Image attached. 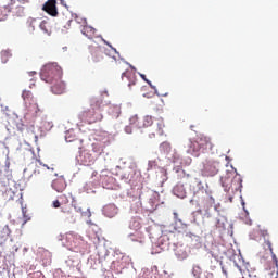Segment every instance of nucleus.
Wrapping results in <instances>:
<instances>
[{
	"label": "nucleus",
	"mask_w": 278,
	"mask_h": 278,
	"mask_svg": "<svg viewBox=\"0 0 278 278\" xmlns=\"http://www.w3.org/2000/svg\"><path fill=\"white\" fill-rule=\"evenodd\" d=\"M83 36H86V38L92 39L94 38L96 30L92 28V26H84L81 28Z\"/></svg>",
	"instance_id": "nucleus-20"
},
{
	"label": "nucleus",
	"mask_w": 278,
	"mask_h": 278,
	"mask_svg": "<svg viewBox=\"0 0 278 278\" xmlns=\"http://www.w3.org/2000/svg\"><path fill=\"white\" fill-rule=\"evenodd\" d=\"M187 153H189V155H193L194 157H199V155L201 153V148H200L199 141L197 139L189 141Z\"/></svg>",
	"instance_id": "nucleus-13"
},
{
	"label": "nucleus",
	"mask_w": 278,
	"mask_h": 278,
	"mask_svg": "<svg viewBox=\"0 0 278 278\" xmlns=\"http://www.w3.org/2000/svg\"><path fill=\"white\" fill-rule=\"evenodd\" d=\"M225 217H222V218H218L217 222H216V227L218 228H225Z\"/></svg>",
	"instance_id": "nucleus-31"
},
{
	"label": "nucleus",
	"mask_w": 278,
	"mask_h": 278,
	"mask_svg": "<svg viewBox=\"0 0 278 278\" xmlns=\"http://www.w3.org/2000/svg\"><path fill=\"white\" fill-rule=\"evenodd\" d=\"M223 186L225 187V181L223 182Z\"/></svg>",
	"instance_id": "nucleus-43"
},
{
	"label": "nucleus",
	"mask_w": 278,
	"mask_h": 278,
	"mask_svg": "<svg viewBox=\"0 0 278 278\" xmlns=\"http://www.w3.org/2000/svg\"><path fill=\"white\" fill-rule=\"evenodd\" d=\"M30 75H36V72H30Z\"/></svg>",
	"instance_id": "nucleus-39"
},
{
	"label": "nucleus",
	"mask_w": 278,
	"mask_h": 278,
	"mask_svg": "<svg viewBox=\"0 0 278 278\" xmlns=\"http://www.w3.org/2000/svg\"><path fill=\"white\" fill-rule=\"evenodd\" d=\"M59 199L63 200L62 203H60V200H55L52 203L53 207L54 208L61 207V212H63V214H71V210H73V207L67 206L68 205V198L65 194H62V195H60Z\"/></svg>",
	"instance_id": "nucleus-8"
},
{
	"label": "nucleus",
	"mask_w": 278,
	"mask_h": 278,
	"mask_svg": "<svg viewBox=\"0 0 278 278\" xmlns=\"http://www.w3.org/2000/svg\"><path fill=\"white\" fill-rule=\"evenodd\" d=\"M131 242H139V244H144V235L142 232H135L130 235Z\"/></svg>",
	"instance_id": "nucleus-21"
},
{
	"label": "nucleus",
	"mask_w": 278,
	"mask_h": 278,
	"mask_svg": "<svg viewBox=\"0 0 278 278\" xmlns=\"http://www.w3.org/2000/svg\"><path fill=\"white\" fill-rule=\"evenodd\" d=\"M36 25H38V22L36 20H28V27H30V31H34V29H36Z\"/></svg>",
	"instance_id": "nucleus-29"
},
{
	"label": "nucleus",
	"mask_w": 278,
	"mask_h": 278,
	"mask_svg": "<svg viewBox=\"0 0 278 278\" xmlns=\"http://www.w3.org/2000/svg\"><path fill=\"white\" fill-rule=\"evenodd\" d=\"M174 216H177V213H174Z\"/></svg>",
	"instance_id": "nucleus-42"
},
{
	"label": "nucleus",
	"mask_w": 278,
	"mask_h": 278,
	"mask_svg": "<svg viewBox=\"0 0 278 278\" xmlns=\"http://www.w3.org/2000/svg\"><path fill=\"white\" fill-rule=\"evenodd\" d=\"M58 1L56 0H48L45 4L42 10L50 14V16H58Z\"/></svg>",
	"instance_id": "nucleus-11"
},
{
	"label": "nucleus",
	"mask_w": 278,
	"mask_h": 278,
	"mask_svg": "<svg viewBox=\"0 0 278 278\" xmlns=\"http://www.w3.org/2000/svg\"><path fill=\"white\" fill-rule=\"evenodd\" d=\"M5 18V13H3V10L0 9V21H3Z\"/></svg>",
	"instance_id": "nucleus-34"
},
{
	"label": "nucleus",
	"mask_w": 278,
	"mask_h": 278,
	"mask_svg": "<svg viewBox=\"0 0 278 278\" xmlns=\"http://www.w3.org/2000/svg\"><path fill=\"white\" fill-rule=\"evenodd\" d=\"M141 79H143L146 81V84H148L150 86V88H152V90H155V86H153V84H151V81L149 79H147V75L144 74H140Z\"/></svg>",
	"instance_id": "nucleus-30"
},
{
	"label": "nucleus",
	"mask_w": 278,
	"mask_h": 278,
	"mask_svg": "<svg viewBox=\"0 0 278 278\" xmlns=\"http://www.w3.org/2000/svg\"><path fill=\"white\" fill-rule=\"evenodd\" d=\"M260 235L264 238V243H263V249L264 251H269L270 255H271V260L273 262L276 264V267L278 266V260H277V255L275 254V252L273 251V242L266 238H268L270 235L268 233V230L263 229L260 230Z\"/></svg>",
	"instance_id": "nucleus-7"
},
{
	"label": "nucleus",
	"mask_w": 278,
	"mask_h": 278,
	"mask_svg": "<svg viewBox=\"0 0 278 278\" xmlns=\"http://www.w3.org/2000/svg\"><path fill=\"white\" fill-rule=\"evenodd\" d=\"M22 99L24 100V103L33 116H38L40 114V108L38 106V103H36V99H34V94L29 90H24L22 93Z\"/></svg>",
	"instance_id": "nucleus-3"
},
{
	"label": "nucleus",
	"mask_w": 278,
	"mask_h": 278,
	"mask_svg": "<svg viewBox=\"0 0 278 278\" xmlns=\"http://www.w3.org/2000/svg\"><path fill=\"white\" fill-rule=\"evenodd\" d=\"M134 225H136L137 228H140V223L139 222H134L132 227H134Z\"/></svg>",
	"instance_id": "nucleus-35"
},
{
	"label": "nucleus",
	"mask_w": 278,
	"mask_h": 278,
	"mask_svg": "<svg viewBox=\"0 0 278 278\" xmlns=\"http://www.w3.org/2000/svg\"><path fill=\"white\" fill-rule=\"evenodd\" d=\"M37 162L39 165H36V168L33 172L34 177H37V179H47V177H51V175L55 173V165L48 167L46 164H42V162Z\"/></svg>",
	"instance_id": "nucleus-4"
},
{
	"label": "nucleus",
	"mask_w": 278,
	"mask_h": 278,
	"mask_svg": "<svg viewBox=\"0 0 278 278\" xmlns=\"http://www.w3.org/2000/svg\"><path fill=\"white\" fill-rule=\"evenodd\" d=\"M200 205L204 212H206V214H210V210L216 205V200L212 195H207V193H205V195L200 201Z\"/></svg>",
	"instance_id": "nucleus-10"
},
{
	"label": "nucleus",
	"mask_w": 278,
	"mask_h": 278,
	"mask_svg": "<svg viewBox=\"0 0 278 278\" xmlns=\"http://www.w3.org/2000/svg\"><path fill=\"white\" fill-rule=\"evenodd\" d=\"M164 127H166V125L164 124V119L163 118L156 119L155 122L156 136H164Z\"/></svg>",
	"instance_id": "nucleus-18"
},
{
	"label": "nucleus",
	"mask_w": 278,
	"mask_h": 278,
	"mask_svg": "<svg viewBox=\"0 0 278 278\" xmlns=\"http://www.w3.org/2000/svg\"><path fill=\"white\" fill-rule=\"evenodd\" d=\"M103 214L108 218H114V216L118 214V208L114 204H108L103 207Z\"/></svg>",
	"instance_id": "nucleus-16"
},
{
	"label": "nucleus",
	"mask_w": 278,
	"mask_h": 278,
	"mask_svg": "<svg viewBox=\"0 0 278 278\" xmlns=\"http://www.w3.org/2000/svg\"><path fill=\"white\" fill-rule=\"evenodd\" d=\"M201 278H214V275L210 271H205V273L202 274Z\"/></svg>",
	"instance_id": "nucleus-32"
},
{
	"label": "nucleus",
	"mask_w": 278,
	"mask_h": 278,
	"mask_svg": "<svg viewBox=\"0 0 278 278\" xmlns=\"http://www.w3.org/2000/svg\"><path fill=\"white\" fill-rule=\"evenodd\" d=\"M2 108V112H10V108L8 105L0 104Z\"/></svg>",
	"instance_id": "nucleus-33"
},
{
	"label": "nucleus",
	"mask_w": 278,
	"mask_h": 278,
	"mask_svg": "<svg viewBox=\"0 0 278 278\" xmlns=\"http://www.w3.org/2000/svg\"><path fill=\"white\" fill-rule=\"evenodd\" d=\"M66 179L61 176L52 181V188L55 192H63L66 190Z\"/></svg>",
	"instance_id": "nucleus-14"
},
{
	"label": "nucleus",
	"mask_w": 278,
	"mask_h": 278,
	"mask_svg": "<svg viewBox=\"0 0 278 278\" xmlns=\"http://www.w3.org/2000/svg\"><path fill=\"white\" fill-rule=\"evenodd\" d=\"M122 80L127 84L128 88H131V86H136V83L138 81V79L136 78V74L131 71H125L122 74Z\"/></svg>",
	"instance_id": "nucleus-12"
},
{
	"label": "nucleus",
	"mask_w": 278,
	"mask_h": 278,
	"mask_svg": "<svg viewBox=\"0 0 278 278\" xmlns=\"http://www.w3.org/2000/svg\"><path fill=\"white\" fill-rule=\"evenodd\" d=\"M29 3V0H10V3L4 7L8 12H13L16 16L24 14L25 9L21 4Z\"/></svg>",
	"instance_id": "nucleus-5"
},
{
	"label": "nucleus",
	"mask_w": 278,
	"mask_h": 278,
	"mask_svg": "<svg viewBox=\"0 0 278 278\" xmlns=\"http://www.w3.org/2000/svg\"><path fill=\"white\" fill-rule=\"evenodd\" d=\"M192 275L194 278H201L203 277V270L199 265L193 266L192 268Z\"/></svg>",
	"instance_id": "nucleus-28"
},
{
	"label": "nucleus",
	"mask_w": 278,
	"mask_h": 278,
	"mask_svg": "<svg viewBox=\"0 0 278 278\" xmlns=\"http://www.w3.org/2000/svg\"><path fill=\"white\" fill-rule=\"evenodd\" d=\"M126 132H127V134H131V128L126 127Z\"/></svg>",
	"instance_id": "nucleus-36"
},
{
	"label": "nucleus",
	"mask_w": 278,
	"mask_h": 278,
	"mask_svg": "<svg viewBox=\"0 0 278 278\" xmlns=\"http://www.w3.org/2000/svg\"><path fill=\"white\" fill-rule=\"evenodd\" d=\"M31 136L33 138H37L36 132H34V130H31Z\"/></svg>",
	"instance_id": "nucleus-38"
},
{
	"label": "nucleus",
	"mask_w": 278,
	"mask_h": 278,
	"mask_svg": "<svg viewBox=\"0 0 278 278\" xmlns=\"http://www.w3.org/2000/svg\"><path fill=\"white\" fill-rule=\"evenodd\" d=\"M92 61L93 62H101L103 53L99 49L91 50Z\"/></svg>",
	"instance_id": "nucleus-24"
},
{
	"label": "nucleus",
	"mask_w": 278,
	"mask_h": 278,
	"mask_svg": "<svg viewBox=\"0 0 278 278\" xmlns=\"http://www.w3.org/2000/svg\"><path fill=\"white\" fill-rule=\"evenodd\" d=\"M33 129H34V126L30 127V130H33Z\"/></svg>",
	"instance_id": "nucleus-41"
},
{
	"label": "nucleus",
	"mask_w": 278,
	"mask_h": 278,
	"mask_svg": "<svg viewBox=\"0 0 278 278\" xmlns=\"http://www.w3.org/2000/svg\"><path fill=\"white\" fill-rule=\"evenodd\" d=\"M66 142H73L72 139H68V136L65 137Z\"/></svg>",
	"instance_id": "nucleus-37"
},
{
	"label": "nucleus",
	"mask_w": 278,
	"mask_h": 278,
	"mask_svg": "<svg viewBox=\"0 0 278 278\" xmlns=\"http://www.w3.org/2000/svg\"><path fill=\"white\" fill-rule=\"evenodd\" d=\"M23 214H25V211H23Z\"/></svg>",
	"instance_id": "nucleus-44"
},
{
	"label": "nucleus",
	"mask_w": 278,
	"mask_h": 278,
	"mask_svg": "<svg viewBox=\"0 0 278 278\" xmlns=\"http://www.w3.org/2000/svg\"><path fill=\"white\" fill-rule=\"evenodd\" d=\"M247 225H252L251 220H249V222L247 223Z\"/></svg>",
	"instance_id": "nucleus-40"
},
{
	"label": "nucleus",
	"mask_w": 278,
	"mask_h": 278,
	"mask_svg": "<svg viewBox=\"0 0 278 278\" xmlns=\"http://www.w3.org/2000/svg\"><path fill=\"white\" fill-rule=\"evenodd\" d=\"M84 159V162L87 166H92V164L97 162V157L92 156L90 153H85Z\"/></svg>",
	"instance_id": "nucleus-23"
},
{
	"label": "nucleus",
	"mask_w": 278,
	"mask_h": 278,
	"mask_svg": "<svg viewBox=\"0 0 278 278\" xmlns=\"http://www.w3.org/2000/svg\"><path fill=\"white\" fill-rule=\"evenodd\" d=\"M108 112L112 118H118V116H121V105L112 104L109 106Z\"/></svg>",
	"instance_id": "nucleus-19"
},
{
	"label": "nucleus",
	"mask_w": 278,
	"mask_h": 278,
	"mask_svg": "<svg viewBox=\"0 0 278 278\" xmlns=\"http://www.w3.org/2000/svg\"><path fill=\"white\" fill-rule=\"evenodd\" d=\"M153 125V117L152 116H144L141 119V128L142 127H151Z\"/></svg>",
	"instance_id": "nucleus-25"
},
{
	"label": "nucleus",
	"mask_w": 278,
	"mask_h": 278,
	"mask_svg": "<svg viewBox=\"0 0 278 278\" xmlns=\"http://www.w3.org/2000/svg\"><path fill=\"white\" fill-rule=\"evenodd\" d=\"M195 140H198V144L201 151H207V149L212 150L214 147L212 139L205 135L198 136Z\"/></svg>",
	"instance_id": "nucleus-9"
},
{
	"label": "nucleus",
	"mask_w": 278,
	"mask_h": 278,
	"mask_svg": "<svg viewBox=\"0 0 278 278\" xmlns=\"http://www.w3.org/2000/svg\"><path fill=\"white\" fill-rule=\"evenodd\" d=\"M10 58H12V53H10V51H8V50H2L1 51L2 64H8V61L10 60Z\"/></svg>",
	"instance_id": "nucleus-27"
},
{
	"label": "nucleus",
	"mask_w": 278,
	"mask_h": 278,
	"mask_svg": "<svg viewBox=\"0 0 278 278\" xmlns=\"http://www.w3.org/2000/svg\"><path fill=\"white\" fill-rule=\"evenodd\" d=\"M92 151L99 157L103 153V146L99 142L92 143Z\"/></svg>",
	"instance_id": "nucleus-26"
},
{
	"label": "nucleus",
	"mask_w": 278,
	"mask_h": 278,
	"mask_svg": "<svg viewBox=\"0 0 278 278\" xmlns=\"http://www.w3.org/2000/svg\"><path fill=\"white\" fill-rule=\"evenodd\" d=\"M103 98H91L90 109L81 111L78 114V118L81 123L87 125H94V123H101L103 121Z\"/></svg>",
	"instance_id": "nucleus-2"
},
{
	"label": "nucleus",
	"mask_w": 278,
	"mask_h": 278,
	"mask_svg": "<svg viewBox=\"0 0 278 278\" xmlns=\"http://www.w3.org/2000/svg\"><path fill=\"white\" fill-rule=\"evenodd\" d=\"M41 79L46 84H51L54 94H63L66 90V84L62 81V67L56 64L47 65L41 72Z\"/></svg>",
	"instance_id": "nucleus-1"
},
{
	"label": "nucleus",
	"mask_w": 278,
	"mask_h": 278,
	"mask_svg": "<svg viewBox=\"0 0 278 278\" xmlns=\"http://www.w3.org/2000/svg\"><path fill=\"white\" fill-rule=\"evenodd\" d=\"M39 27L43 34L47 36H51L53 29L51 28V23H49L47 20H43L40 24Z\"/></svg>",
	"instance_id": "nucleus-17"
},
{
	"label": "nucleus",
	"mask_w": 278,
	"mask_h": 278,
	"mask_svg": "<svg viewBox=\"0 0 278 278\" xmlns=\"http://www.w3.org/2000/svg\"><path fill=\"white\" fill-rule=\"evenodd\" d=\"M201 170L203 177H214V175L218 173V163L213 160H206L203 162V167Z\"/></svg>",
	"instance_id": "nucleus-6"
},
{
	"label": "nucleus",
	"mask_w": 278,
	"mask_h": 278,
	"mask_svg": "<svg viewBox=\"0 0 278 278\" xmlns=\"http://www.w3.org/2000/svg\"><path fill=\"white\" fill-rule=\"evenodd\" d=\"M130 125H135V127H138V129H142V119L138 117V115H134L130 117Z\"/></svg>",
	"instance_id": "nucleus-22"
},
{
	"label": "nucleus",
	"mask_w": 278,
	"mask_h": 278,
	"mask_svg": "<svg viewBox=\"0 0 278 278\" xmlns=\"http://www.w3.org/2000/svg\"><path fill=\"white\" fill-rule=\"evenodd\" d=\"M242 190V176L236 173L235 177L232 178L230 187L226 186V190Z\"/></svg>",
	"instance_id": "nucleus-15"
}]
</instances>
